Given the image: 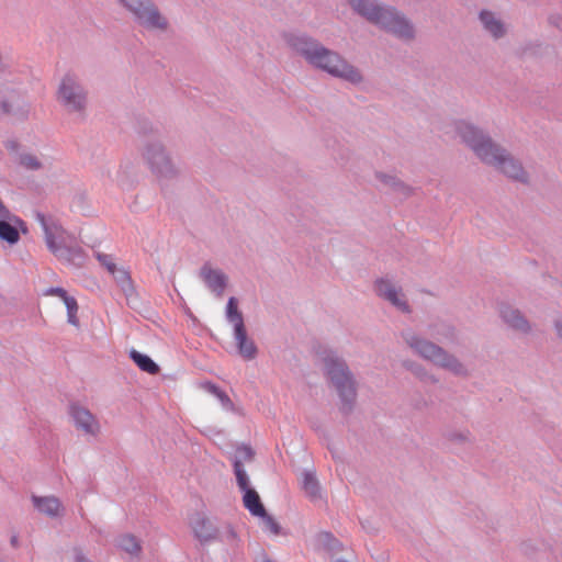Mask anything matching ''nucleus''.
<instances>
[{"instance_id": "41", "label": "nucleus", "mask_w": 562, "mask_h": 562, "mask_svg": "<svg viewBox=\"0 0 562 562\" xmlns=\"http://www.w3.org/2000/svg\"><path fill=\"white\" fill-rule=\"evenodd\" d=\"M550 23L562 31V15H552L550 16Z\"/></svg>"}, {"instance_id": "9", "label": "nucleus", "mask_w": 562, "mask_h": 562, "mask_svg": "<svg viewBox=\"0 0 562 562\" xmlns=\"http://www.w3.org/2000/svg\"><path fill=\"white\" fill-rule=\"evenodd\" d=\"M225 316L233 324V337L239 356L245 360H254L258 355V348L247 335L241 312L238 310V301L231 296L226 304Z\"/></svg>"}, {"instance_id": "38", "label": "nucleus", "mask_w": 562, "mask_h": 562, "mask_svg": "<svg viewBox=\"0 0 562 562\" xmlns=\"http://www.w3.org/2000/svg\"><path fill=\"white\" fill-rule=\"evenodd\" d=\"M46 294L47 295H55V296H58L60 297L64 303L66 302L67 299H71L72 296H69L67 291L63 288H59V286H56V288H49L47 291H46Z\"/></svg>"}, {"instance_id": "43", "label": "nucleus", "mask_w": 562, "mask_h": 562, "mask_svg": "<svg viewBox=\"0 0 562 562\" xmlns=\"http://www.w3.org/2000/svg\"><path fill=\"white\" fill-rule=\"evenodd\" d=\"M259 562H273L271 561L270 559H268L267 557H263Z\"/></svg>"}, {"instance_id": "25", "label": "nucleus", "mask_w": 562, "mask_h": 562, "mask_svg": "<svg viewBox=\"0 0 562 562\" xmlns=\"http://www.w3.org/2000/svg\"><path fill=\"white\" fill-rule=\"evenodd\" d=\"M302 488L305 494L312 499L321 498V486L314 472L304 471L302 473Z\"/></svg>"}, {"instance_id": "31", "label": "nucleus", "mask_w": 562, "mask_h": 562, "mask_svg": "<svg viewBox=\"0 0 562 562\" xmlns=\"http://www.w3.org/2000/svg\"><path fill=\"white\" fill-rule=\"evenodd\" d=\"M254 459V450L249 446H239L236 448V451L233 457V465L238 463V465H244V462H250Z\"/></svg>"}, {"instance_id": "42", "label": "nucleus", "mask_w": 562, "mask_h": 562, "mask_svg": "<svg viewBox=\"0 0 562 562\" xmlns=\"http://www.w3.org/2000/svg\"><path fill=\"white\" fill-rule=\"evenodd\" d=\"M468 432L467 434H459L457 439L460 441H465L468 439Z\"/></svg>"}, {"instance_id": "11", "label": "nucleus", "mask_w": 562, "mask_h": 562, "mask_svg": "<svg viewBox=\"0 0 562 562\" xmlns=\"http://www.w3.org/2000/svg\"><path fill=\"white\" fill-rule=\"evenodd\" d=\"M282 37L285 45L296 55L301 56L307 64L314 55V52H316L322 44L315 37L302 32H285Z\"/></svg>"}, {"instance_id": "33", "label": "nucleus", "mask_w": 562, "mask_h": 562, "mask_svg": "<svg viewBox=\"0 0 562 562\" xmlns=\"http://www.w3.org/2000/svg\"><path fill=\"white\" fill-rule=\"evenodd\" d=\"M67 308V321L69 324L74 326H79V319L77 317L78 304L76 299L72 296L71 299H67L65 302Z\"/></svg>"}, {"instance_id": "5", "label": "nucleus", "mask_w": 562, "mask_h": 562, "mask_svg": "<svg viewBox=\"0 0 562 562\" xmlns=\"http://www.w3.org/2000/svg\"><path fill=\"white\" fill-rule=\"evenodd\" d=\"M308 65L317 70L330 75L331 77L346 80L353 85H358L363 80L358 68L351 65L339 53L327 48L323 44H321L317 50L314 52Z\"/></svg>"}, {"instance_id": "37", "label": "nucleus", "mask_w": 562, "mask_h": 562, "mask_svg": "<svg viewBox=\"0 0 562 562\" xmlns=\"http://www.w3.org/2000/svg\"><path fill=\"white\" fill-rule=\"evenodd\" d=\"M262 518L265 528L270 531L272 535H279L280 533V525L273 519L272 516L268 515L267 512H265V515L260 516Z\"/></svg>"}, {"instance_id": "36", "label": "nucleus", "mask_w": 562, "mask_h": 562, "mask_svg": "<svg viewBox=\"0 0 562 562\" xmlns=\"http://www.w3.org/2000/svg\"><path fill=\"white\" fill-rule=\"evenodd\" d=\"M95 258L110 273L114 272L117 268L114 262V258L111 255L97 251Z\"/></svg>"}, {"instance_id": "12", "label": "nucleus", "mask_w": 562, "mask_h": 562, "mask_svg": "<svg viewBox=\"0 0 562 562\" xmlns=\"http://www.w3.org/2000/svg\"><path fill=\"white\" fill-rule=\"evenodd\" d=\"M376 294L390 302L402 313H411V307L402 289L387 279H380L374 284Z\"/></svg>"}, {"instance_id": "19", "label": "nucleus", "mask_w": 562, "mask_h": 562, "mask_svg": "<svg viewBox=\"0 0 562 562\" xmlns=\"http://www.w3.org/2000/svg\"><path fill=\"white\" fill-rule=\"evenodd\" d=\"M191 526L194 536L201 542H209L217 538V528L212 524L210 519L204 517L202 514H196L191 520Z\"/></svg>"}, {"instance_id": "32", "label": "nucleus", "mask_w": 562, "mask_h": 562, "mask_svg": "<svg viewBox=\"0 0 562 562\" xmlns=\"http://www.w3.org/2000/svg\"><path fill=\"white\" fill-rule=\"evenodd\" d=\"M234 473L236 475V481L239 490L241 492L251 488L248 474L246 473L244 465H238V463L234 464Z\"/></svg>"}, {"instance_id": "23", "label": "nucleus", "mask_w": 562, "mask_h": 562, "mask_svg": "<svg viewBox=\"0 0 562 562\" xmlns=\"http://www.w3.org/2000/svg\"><path fill=\"white\" fill-rule=\"evenodd\" d=\"M10 221L22 224V221L12 214V218H0V239L10 245L16 244L20 239L19 231Z\"/></svg>"}, {"instance_id": "10", "label": "nucleus", "mask_w": 562, "mask_h": 562, "mask_svg": "<svg viewBox=\"0 0 562 562\" xmlns=\"http://www.w3.org/2000/svg\"><path fill=\"white\" fill-rule=\"evenodd\" d=\"M133 16L134 21L148 30H166L167 19L160 13L153 0H116Z\"/></svg>"}, {"instance_id": "44", "label": "nucleus", "mask_w": 562, "mask_h": 562, "mask_svg": "<svg viewBox=\"0 0 562 562\" xmlns=\"http://www.w3.org/2000/svg\"><path fill=\"white\" fill-rule=\"evenodd\" d=\"M16 542H18L16 538H15V537H13V538L11 539V543H12V546H16Z\"/></svg>"}, {"instance_id": "17", "label": "nucleus", "mask_w": 562, "mask_h": 562, "mask_svg": "<svg viewBox=\"0 0 562 562\" xmlns=\"http://www.w3.org/2000/svg\"><path fill=\"white\" fill-rule=\"evenodd\" d=\"M114 278L116 284L123 292L126 303L130 307L135 308L138 303V296L135 291L133 281L130 277V273L121 268H116L114 272L111 273Z\"/></svg>"}, {"instance_id": "39", "label": "nucleus", "mask_w": 562, "mask_h": 562, "mask_svg": "<svg viewBox=\"0 0 562 562\" xmlns=\"http://www.w3.org/2000/svg\"><path fill=\"white\" fill-rule=\"evenodd\" d=\"M74 558H75V562H92L78 548L74 549Z\"/></svg>"}, {"instance_id": "21", "label": "nucleus", "mask_w": 562, "mask_h": 562, "mask_svg": "<svg viewBox=\"0 0 562 562\" xmlns=\"http://www.w3.org/2000/svg\"><path fill=\"white\" fill-rule=\"evenodd\" d=\"M479 19L483 25V29L494 38L497 40L505 35V25L502 22V20L496 15V13L488 10H482L479 14Z\"/></svg>"}, {"instance_id": "8", "label": "nucleus", "mask_w": 562, "mask_h": 562, "mask_svg": "<svg viewBox=\"0 0 562 562\" xmlns=\"http://www.w3.org/2000/svg\"><path fill=\"white\" fill-rule=\"evenodd\" d=\"M35 218L42 226L47 248L59 260L76 267H81L85 263V252L80 247H69L57 243L56 238L61 232V227L55 221L47 218L41 212L35 214Z\"/></svg>"}, {"instance_id": "4", "label": "nucleus", "mask_w": 562, "mask_h": 562, "mask_svg": "<svg viewBox=\"0 0 562 562\" xmlns=\"http://www.w3.org/2000/svg\"><path fill=\"white\" fill-rule=\"evenodd\" d=\"M324 372L339 397V411L348 415L357 401V381L346 361L330 351L323 358Z\"/></svg>"}, {"instance_id": "24", "label": "nucleus", "mask_w": 562, "mask_h": 562, "mask_svg": "<svg viewBox=\"0 0 562 562\" xmlns=\"http://www.w3.org/2000/svg\"><path fill=\"white\" fill-rule=\"evenodd\" d=\"M403 367L424 383L437 384L439 382V379L434 373L416 361L405 360L403 361Z\"/></svg>"}, {"instance_id": "1", "label": "nucleus", "mask_w": 562, "mask_h": 562, "mask_svg": "<svg viewBox=\"0 0 562 562\" xmlns=\"http://www.w3.org/2000/svg\"><path fill=\"white\" fill-rule=\"evenodd\" d=\"M454 131L482 162L494 167L513 181L528 183L529 176L521 162L483 130L465 120H460L454 122Z\"/></svg>"}, {"instance_id": "28", "label": "nucleus", "mask_w": 562, "mask_h": 562, "mask_svg": "<svg viewBox=\"0 0 562 562\" xmlns=\"http://www.w3.org/2000/svg\"><path fill=\"white\" fill-rule=\"evenodd\" d=\"M117 546L131 555H138L142 551L139 541L132 535H123L117 540Z\"/></svg>"}, {"instance_id": "40", "label": "nucleus", "mask_w": 562, "mask_h": 562, "mask_svg": "<svg viewBox=\"0 0 562 562\" xmlns=\"http://www.w3.org/2000/svg\"><path fill=\"white\" fill-rule=\"evenodd\" d=\"M0 218H12V213L0 199Z\"/></svg>"}, {"instance_id": "22", "label": "nucleus", "mask_w": 562, "mask_h": 562, "mask_svg": "<svg viewBox=\"0 0 562 562\" xmlns=\"http://www.w3.org/2000/svg\"><path fill=\"white\" fill-rule=\"evenodd\" d=\"M374 176L375 179L384 187L390 188L391 190L401 193L404 196H409L414 192V189L412 187L404 183L395 175L376 171Z\"/></svg>"}, {"instance_id": "13", "label": "nucleus", "mask_w": 562, "mask_h": 562, "mask_svg": "<svg viewBox=\"0 0 562 562\" xmlns=\"http://www.w3.org/2000/svg\"><path fill=\"white\" fill-rule=\"evenodd\" d=\"M376 294L390 302L402 313H411V307L402 289L387 279H380L374 284Z\"/></svg>"}, {"instance_id": "2", "label": "nucleus", "mask_w": 562, "mask_h": 562, "mask_svg": "<svg viewBox=\"0 0 562 562\" xmlns=\"http://www.w3.org/2000/svg\"><path fill=\"white\" fill-rule=\"evenodd\" d=\"M351 9L370 23L392 33L405 41L413 40V24L392 7L379 3L376 0H347Z\"/></svg>"}, {"instance_id": "26", "label": "nucleus", "mask_w": 562, "mask_h": 562, "mask_svg": "<svg viewBox=\"0 0 562 562\" xmlns=\"http://www.w3.org/2000/svg\"><path fill=\"white\" fill-rule=\"evenodd\" d=\"M243 493V502L249 513L257 517L265 515L266 509L258 493L254 488L246 490Z\"/></svg>"}, {"instance_id": "30", "label": "nucleus", "mask_w": 562, "mask_h": 562, "mask_svg": "<svg viewBox=\"0 0 562 562\" xmlns=\"http://www.w3.org/2000/svg\"><path fill=\"white\" fill-rule=\"evenodd\" d=\"M131 168H132V166L130 162L121 164L115 178L112 179V181L115 182L117 184V187H120L121 189H126L131 186V181H130Z\"/></svg>"}, {"instance_id": "7", "label": "nucleus", "mask_w": 562, "mask_h": 562, "mask_svg": "<svg viewBox=\"0 0 562 562\" xmlns=\"http://www.w3.org/2000/svg\"><path fill=\"white\" fill-rule=\"evenodd\" d=\"M140 157L159 181L172 180L180 175V168L161 140H146L140 147Z\"/></svg>"}, {"instance_id": "14", "label": "nucleus", "mask_w": 562, "mask_h": 562, "mask_svg": "<svg viewBox=\"0 0 562 562\" xmlns=\"http://www.w3.org/2000/svg\"><path fill=\"white\" fill-rule=\"evenodd\" d=\"M75 427L85 435L97 437L101 426L97 417L86 407L72 404L69 408Z\"/></svg>"}, {"instance_id": "20", "label": "nucleus", "mask_w": 562, "mask_h": 562, "mask_svg": "<svg viewBox=\"0 0 562 562\" xmlns=\"http://www.w3.org/2000/svg\"><path fill=\"white\" fill-rule=\"evenodd\" d=\"M32 503L36 510L52 518L58 517L64 512V507L56 496L33 495Z\"/></svg>"}, {"instance_id": "29", "label": "nucleus", "mask_w": 562, "mask_h": 562, "mask_svg": "<svg viewBox=\"0 0 562 562\" xmlns=\"http://www.w3.org/2000/svg\"><path fill=\"white\" fill-rule=\"evenodd\" d=\"M205 389L209 393L214 395L220 401V403L224 409H226V411L234 409V404H233L232 400L229 398V396L223 390H221L217 385H215L213 383H206Z\"/></svg>"}, {"instance_id": "18", "label": "nucleus", "mask_w": 562, "mask_h": 562, "mask_svg": "<svg viewBox=\"0 0 562 562\" xmlns=\"http://www.w3.org/2000/svg\"><path fill=\"white\" fill-rule=\"evenodd\" d=\"M428 333L431 337L449 342L457 344L459 340V333L456 326L446 321L432 322L428 325Z\"/></svg>"}, {"instance_id": "35", "label": "nucleus", "mask_w": 562, "mask_h": 562, "mask_svg": "<svg viewBox=\"0 0 562 562\" xmlns=\"http://www.w3.org/2000/svg\"><path fill=\"white\" fill-rule=\"evenodd\" d=\"M216 539H218L222 542H225L232 547H237V544H238L237 535L231 526H227L226 529L222 533L217 532Z\"/></svg>"}, {"instance_id": "16", "label": "nucleus", "mask_w": 562, "mask_h": 562, "mask_svg": "<svg viewBox=\"0 0 562 562\" xmlns=\"http://www.w3.org/2000/svg\"><path fill=\"white\" fill-rule=\"evenodd\" d=\"M499 315L504 323L516 331L528 334L531 330V326L525 315L513 306L502 305Z\"/></svg>"}, {"instance_id": "15", "label": "nucleus", "mask_w": 562, "mask_h": 562, "mask_svg": "<svg viewBox=\"0 0 562 562\" xmlns=\"http://www.w3.org/2000/svg\"><path fill=\"white\" fill-rule=\"evenodd\" d=\"M207 289L217 297H221L227 286L228 278L221 269H214L209 263H204L199 273Z\"/></svg>"}, {"instance_id": "27", "label": "nucleus", "mask_w": 562, "mask_h": 562, "mask_svg": "<svg viewBox=\"0 0 562 562\" xmlns=\"http://www.w3.org/2000/svg\"><path fill=\"white\" fill-rule=\"evenodd\" d=\"M130 358L144 372H147L149 374H157L159 372V366L147 355L140 353L139 351L132 349L130 351Z\"/></svg>"}, {"instance_id": "6", "label": "nucleus", "mask_w": 562, "mask_h": 562, "mask_svg": "<svg viewBox=\"0 0 562 562\" xmlns=\"http://www.w3.org/2000/svg\"><path fill=\"white\" fill-rule=\"evenodd\" d=\"M56 100L68 114L79 119L86 117L89 104L88 90L78 75L67 72L61 77Z\"/></svg>"}, {"instance_id": "34", "label": "nucleus", "mask_w": 562, "mask_h": 562, "mask_svg": "<svg viewBox=\"0 0 562 562\" xmlns=\"http://www.w3.org/2000/svg\"><path fill=\"white\" fill-rule=\"evenodd\" d=\"M19 162L27 170H38L42 168V162L32 154H21Z\"/></svg>"}, {"instance_id": "3", "label": "nucleus", "mask_w": 562, "mask_h": 562, "mask_svg": "<svg viewBox=\"0 0 562 562\" xmlns=\"http://www.w3.org/2000/svg\"><path fill=\"white\" fill-rule=\"evenodd\" d=\"M402 338L408 348L422 359L432 363L439 369L450 372L457 378L467 379L470 376L471 372L468 366L440 345L420 336L412 329L402 331Z\"/></svg>"}]
</instances>
